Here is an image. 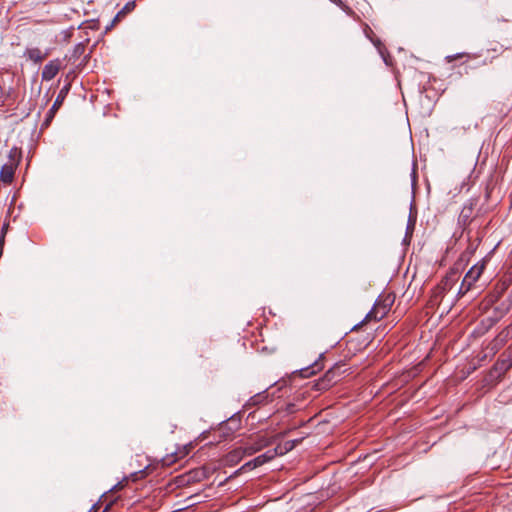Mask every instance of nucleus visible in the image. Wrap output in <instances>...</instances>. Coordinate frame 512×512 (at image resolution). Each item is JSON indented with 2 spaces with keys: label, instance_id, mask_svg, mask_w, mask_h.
Segmentation results:
<instances>
[{
  "label": "nucleus",
  "instance_id": "nucleus-2",
  "mask_svg": "<svg viewBox=\"0 0 512 512\" xmlns=\"http://www.w3.org/2000/svg\"><path fill=\"white\" fill-rule=\"evenodd\" d=\"M512 367V347H509L496 361L489 372L490 381H499Z\"/></svg>",
  "mask_w": 512,
  "mask_h": 512
},
{
  "label": "nucleus",
  "instance_id": "nucleus-29",
  "mask_svg": "<svg viewBox=\"0 0 512 512\" xmlns=\"http://www.w3.org/2000/svg\"><path fill=\"white\" fill-rule=\"evenodd\" d=\"M413 229H414V223H412V224H411V226H410V225H408V227H407V234L409 233V231H411V232H412V231H413Z\"/></svg>",
  "mask_w": 512,
  "mask_h": 512
},
{
  "label": "nucleus",
  "instance_id": "nucleus-17",
  "mask_svg": "<svg viewBox=\"0 0 512 512\" xmlns=\"http://www.w3.org/2000/svg\"><path fill=\"white\" fill-rule=\"evenodd\" d=\"M267 398H268V395H266L265 392L258 393L256 395L252 396L248 400L246 406H256V405L262 404V403L266 402Z\"/></svg>",
  "mask_w": 512,
  "mask_h": 512
},
{
  "label": "nucleus",
  "instance_id": "nucleus-15",
  "mask_svg": "<svg viewBox=\"0 0 512 512\" xmlns=\"http://www.w3.org/2000/svg\"><path fill=\"white\" fill-rule=\"evenodd\" d=\"M85 51L86 45L84 43H78L74 46V48L72 49L70 54L66 56V58L73 64H75L76 61L85 54Z\"/></svg>",
  "mask_w": 512,
  "mask_h": 512
},
{
  "label": "nucleus",
  "instance_id": "nucleus-18",
  "mask_svg": "<svg viewBox=\"0 0 512 512\" xmlns=\"http://www.w3.org/2000/svg\"><path fill=\"white\" fill-rule=\"evenodd\" d=\"M332 3L337 5L341 10H343L348 16L354 17L356 14L354 10L344 3L342 0H330Z\"/></svg>",
  "mask_w": 512,
  "mask_h": 512
},
{
  "label": "nucleus",
  "instance_id": "nucleus-31",
  "mask_svg": "<svg viewBox=\"0 0 512 512\" xmlns=\"http://www.w3.org/2000/svg\"><path fill=\"white\" fill-rule=\"evenodd\" d=\"M137 474H138V473H134V474H132L133 480H136V479H137V478H136Z\"/></svg>",
  "mask_w": 512,
  "mask_h": 512
},
{
  "label": "nucleus",
  "instance_id": "nucleus-6",
  "mask_svg": "<svg viewBox=\"0 0 512 512\" xmlns=\"http://www.w3.org/2000/svg\"><path fill=\"white\" fill-rule=\"evenodd\" d=\"M61 69V60L54 59L49 61L43 68L41 77L43 81L52 80Z\"/></svg>",
  "mask_w": 512,
  "mask_h": 512
},
{
  "label": "nucleus",
  "instance_id": "nucleus-12",
  "mask_svg": "<svg viewBox=\"0 0 512 512\" xmlns=\"http://www.w3.org/2000/svg\"><path fill=\"white\" fill-rule=\"evenodd\" d=\"M244 456H245V451L243 450L242 447H239V448H236V449L230 451L226 455L225 462H226V464L233 466V465H236L237 463H239L243 459Z\"/></svg>",
  "mask_w": 512,
  "mask_h": 512
},
{
  "label": "nucleus",
  "instance_id": "nucleus-23",
  "mask_svg": "<svg viewBox=\"0 0 512 512\" xmlns=\"http://www.w3.org/2000/svg\"><path fill=\"white\" fill-rule=\"evenodd\" d=\"M256 467L257 466L253 465V460H250V461L246 462L243 466H241L234 474L238 475L241 472H244V471H247V470H252V469H254Z\"/></svg>",
  "mask_w": 512,
  "mask_h": 512
},
{
  "label": "nucleus",
  "instance_id": "nucleus-13",
  "mask_svg": "<svg viewBox=\"0 0 512 512\" xmlns=\"http://www.w3.org/2000/svg\"><path fill=\"white\" fill-rule=\"evenodd\" d=\"M24 55L34 63H41L48 55L43 53L39 48H27Z\"/></svg>",
  "mask_w": 512,
  "mask_h": 512
},
{
  "label": "nucleus",
  "instance_id": "nucleus-28",
  "mask_svg": "<svg viewBox=\"0 0 512 512\" xmlns=\"http://www.w3.org/2000/svg\"><path fill=\"white\" fill-rule=\"evenodd\" d=\"M4 242H5V235H1V236H0V247H2V248H3V246H4Z\"/></svg>",
  "mask_w": 512,
  "mask_h": 512
},
{
  "label": "nucleus",
  "instance_id": "nucleus-25",
  "mask_svg": "<svg viewBox=\"0 0 512 512\" xmlns=\"http://www.w3.org/2000/svg\"><path fill=\"white\" fill-rule=\"evenodd\" d=\"M126 480H127V479L125 478L123 481L118 482L117 484H115V485L112 487V489H111V490H112V491H119V490L123 489V488H124V486H125V482H126Z\"/></svg>",
  "mask_w": 512,
  "mask_h": 512
},
{
  "label": "nucleus",
  "instance_id": "nucleus-9",
  "mask_svg": "<svg viewBox=\"0 0 512 512\" xmlns=\"http://www.w3.org/2000/svg\"><path fill=\"white\" fill-rule=\"evenodd\" d=\"M136 4L134 1L127 2L124 7L115 15L109 25L106 26V31L111 30L119 21H121L128 13L132 12Z\"/></svg>",
  "mask_w": 512,
  "mask_h": 512
},
{
  "label": "nucleus",
  "instance_id": "nucleus-3",
  "mask_svg": "<svg viewBox=\"0 0 512 512\" xmlns=\"http://www.w3.org/2000/svg\"><path fill=\"white\" fill-rule=\"evenodd\" d=\"M458 279L459 270L456 268L450 269L435 288V296L443 297L447 291L452 289Z\"/></svg>",
  "mask_w": 512,
  "mask_h": 512
},
{
  "label": "nucleus",
  "instance_id": "nucleus-14",
  "mask_svg": "<svg viewBox=\"0 0 512 512\" xmlns=\"http://www.w3.org/2000/svg\"><path fill=\"white\" fill-rule=\"evenodd\" d=\"M509 334L508 328L503 329L491 342V349L498 351L507 342Z\"/></svg>",
  "mask_w": 512,
  "mask_h": 512
},
{
  "label": "nucleus",
  "instance_id": "nucleus-30",
  "mask_svg": "<svg viewBox=\"0 0 512 512\" xmlns=\"http://www.w3.org/2000/svg\"><path fill=\"white\" fill-rule=\"evenodd\" d=\"M293 407H294V405H293V404L288 405V407H287V411H288V412H293Z\"/></svg>",
  "mask_w": 512,
  "mask_h": 512
},
{
  "label": "nucleus",
  "instance_id": "nucleus-24",
  "mask_svg": "<svg viewBox=\"0 0 512 512\" xmlns=\"http://www.w3.org/2000/svg\"><path fill=\"white\" fill-rule=\"evenodd\" d=\"M300 441H301L300 439H295V440H290V441L285 442V444H284L285 452L292 450L296 445H298L300 443Z\"/></svg>",
  "mask_w": 512,
  "mask_h": 512
},
{
  "label": "nucleus",
  "instance_id": "nucleus-32",
  "mask_svg": "<svg viewBox=\"0 0 512 512\" xmlns=\"http://www.w3.org/2000/svg\"><path fill=\"white\" fill-rule=\"evenodd\" d=\"M109 507H110V506H109V505H107L103 512H107V511H108V509H109Z\"/></svg>",
  "mask_w": 512,
  "mask_h": 512
},
{
  "label": "nucleus",
  "instance_id": "nucleus-27",
  "mask_svg": "<svg viewBox=\"0 0 512 512\" xmlns=\"http://www.w3.org/2000/svg\"><path fill=\"white\" fill-rule=\"evenodd\" d=\"M8 226H9V224H8V223H4V225H3V227H2V230H1V235H6V232H7Z\"/></svg>",
  "mask_w": 512,
  "mask_h": 512
},
{
  "label": "nucleus",
  "instance_id": "nucleus-22",
  "mask_svg": "<svg viewBox=\"0 0 512 512\" xmlns=\"http://www.w3.org/2000/svg\"><path fill=\"white\" fill-rule=\"evenodd\" d=\"M20 157H21V153L20 151L14 147L10 150L9 152V161H13V160H16L17 161V164L19 163V160H20Z\"/></svg>",
  "mask_w": 512,
  "mask_h": 512
},
{
  "label": "nucleus",
  "instance_id": "nucleus-1",
  "mask_svg": "<svg viewBox=\"0 0 512 512\" xmlns=\"http://www.w3.org/2000/svg\"><path fill=\"white\" fill-rule=\"evenodd\" d=\"M394 303V297L390 294L380 296L373 308L367 313L364 321L368 320H381L390 311L392 304Z\"/></svg>",
  "mask_w": 512,
  "mask_h": 512
},
{
  "label": "nucleus",
  "instance_id": "nucleus-21",
  "mask_svg": "<svg viewBox=\"0 0 512 512\" xmlns=\"http://www.w3.org/2000/svg\"><path fill=\"white\" fill-rule=\"evenodd\" d=\"M472 286H473V283L463 279L461 286L459 288V291H458V296L465 295L471 289Z\"/></svg>",
  "mask_w": 512,
  "mask_h": 512
},
{
  "label": "nucleus",
  "instance_id": "nucleus-26",
  "mask_svg": "<svg viewBox=\"0 0 512 512\" xmlns=\"http://www.w3.org/2000/svg\"><path fill=\"white\" fill-rule=\"evenodd\" d=\"M463 55H464V54H456V55L447 56V61H448V62H452V61H454L455 59L462 57Z\"/></svg>",
  "mask_w": 512,
  "mask_h": 512
},
{
  "label": "nucleus",
  "instance_id": "nucleus-11",
  "mask_svg": "<svg viewBox=\"0 0 512 512\" xmlns=\"http://www.w3.org/2000/svg\"><path fill=\"white\" fill-rule=\"evenodd\" d=\"M484 268H485V262H479V263L473 265L469 269V271L466 273L464 279L474 284L479 279L481 274L483 273Z\"/></svg>",
  "mask_w": 512,
  "mask_h": 512
},
{
  "label": "nucleus",
  "instance_id": "nucleus-8",
  "mask_svg": "<svg viewBox=\"0 0 512 512\" xmlns=\"http://www.w3.org/2000/svg\"><path fill=\"white\" fill-rule=\"evenodd\" d=\"M343 366V364L337 363L324 374L323 378L327 380L331 387L340 379V376L345 373V370H342Z\"/></svg>",
  "mask_w": 512,
  "mask_h": 512
},
{
  "label": "nucleus",
  "instance_id": "nucleus-5",
  "mask_svg": "<svg viewBox=\"0 0 512 512\" xmlns=\"http://www.w3.org/2000/svg\"><path fill=\"white\" fill-rule=\"evenodd\" d=\"M69 90L68 86L63 87L60 92L58 93L52 107L49 109V111L46 114V117L42 123V128H47L51 124L57 110L61 107L63 104V101L67 95V92Z\"/></svg>",
  "mask_w": 512,
  "mask_h": 512
},
{
  "label": "nucleus",
  "instance_id": "nucleus-16",
  "mask_svg": "<svg viewBox=\"0 0 512 512\" xmlns=\"http://www.w3.org/2000/svg\"><path fill=\"white\" fill-rule=\"evenodd\" d=\"M277 455V449L269 450L253 459V465L254 466H261L270 460H272Z\"/></svg>",
  "mask_w": 512,
  "mask_h": 512
},
{
  "label": "nucleus",
  "instance_id": "nucleus-10",
  "mask_svg": "<svg viewBox=\"0 0 512 512\" xmlns=\"http://www.w3.org/2000/svg\"><path fill=\"white\" fill-rule=\"evenodd\" d=\"M323 359H324L323 354H320L319 359L314 361L311 365H309L305 368H302L300 370L301 377L307 378V377H310V376L316 374L317 372L321 371L324 367L323 363H322Z\"/></svg>",
  "mask_w": 512,
  "mask_h": 512
},
{
  "label": "nucleus",
  "instance_id": "nucleus-4",
  "mask_svg": "<svg viewBox=\"0 0 512 512\" xmlns=\"http://www.w3.org/2000/svg\"><path fill=\"white\" fill-rule=\"evenodd\" d=\"M477 205L476 199H469L467 203L463 206L459 217H458V225L463 229L466 230V228L471 224L473 221V211L475 206Z\"/></svg>",
  "mask_w": 512,
  "mask_h": 512
},
{
  "label": "nucleus",
  "instance_id": "nucleus-20",
  "mask_svg": "<svg viewBox=\"0 0 512 512\" xmlns=\"http://www.w3.org/2000/svg\"><path fill=\"white\" fill-rule=\"evenodd\" d=\"M263 446H264V444H256V445H247L242 448L245 451V456L246 455L250 456V455L256 453L257 451H259Z\"/></svg>",
  "mask_w": 512,
  "mask_h": 512
},
{
  "label": "nucleus",
  "instance_id": "nucleus-7",
  "mask_svg": "<svg viewBox=\"0 0 512 512\" xmlns=\"http://www.w3.org/2000/svg\"><path fill=\"white\" fill-rule=\"evenodd\" d=\"M17 167V161H8L1 167L0 179L6 184H10L14 179L15 170Z\"/></svg>",
  "mask_w": 512,
  "mask_h": 512
},
{
  "label": "nucleus",
  "instance_id": "nucleus-33",
  "mask_svg": "<svg viewBox=\"0 0 512 512\" xmlns=\"http://www.w3.org/2000/svg\"><path fill=\"white\" fill-rule=\"evenodd\" d=\"M2 253H3V248L0 247V257L2 256Z\"/></svg>",
  "mask_w": 512,
  "mask_h": 512
},
{
  "label": "nucleus",
  "instance_id": "nucleus-19",
  "mask_svg": "<svg viewBox=\"0 0 512 512\" xmlns=\"http://www.w3.org/2000/svg\"><path fill=\"white\" fill-rule=\"evenodd\" d=\"M330 387H331L330 384L323 377H321L317 381H315V383L313 385V389L316 391H326Z\"/></svg>",
  "mask_w": 512,
  "mask_h": 512
}]
</instances>
